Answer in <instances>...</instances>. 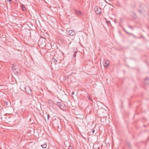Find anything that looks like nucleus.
Here are the masks:
<instances>
[{
    "mask_svg": "<svg viewBox=\"0 0 149 149\" xmlns=\"http://www.w3.org/2000/svg\"><path fill=\"white\" fill-rule=\"evenodd\" d=\"M145 84H149V78H146L145 79Z\"/></svg>",
    "mask_w": 149,
    "mask_h": 149,
    "instance_id": "nucleus-10",
    "label": "nucleus"
},
{
    "mask_svg": "<svg viewBox=\"0 0 149 149\" xmlns=\"http://www.w3.org/2000/svg\"><path fill=\"white\" fill-rule=\"evenodd\" d=\"M68 33H69L68 34L71 36H73L75 34L74 31L73 30L69 31H68Z\"/></svg>",
    "mask_w": 149,
    "mask_h": 149,
    "instance_id": "nucleus-7",
    "label": "nucleus"
},
{
    "mask_svg": "<svg viewBox=\"0 0 149 149\" xmlns=\"http://www.w3.org/2000/svg\"><path fill=\"white\" fill-rule=\"evenodd\" d=\"M74 12L76 15L78 16H81L83 15V13L80 11L76 9L74 10Z\"/></svg>",
    "mask_w": 149,
    "mask_h": 149,
    "instance_id": "nucleus-6",
    "label": "nucleus"
},
{
    "mask_svg": "<svg viewBox=\"0 0 149 149\" xmlns=\"http://www.w3.org/2000/svg\"><path fill=\"white\" fill-rule=\"evenodd\" d=\"M77 53V51H75L74 52V54L73 55V56L74 57H75L76 56V54Z\"/></svg>",
    "mask_w": 149,
    "mask_h": 149,
    "instance_id": "nucleus-14",
    "label": "nucleus"
},
{
    "mask_svg": "<svg viewBox=\"0 0 149 149\" xmlns=\"http://www.w3.org/2000/svg\"><path fill=\"white\" fill-rule=\"evenodd\" d=\"M23 87V86H20V89L22 91H24V87Z\"/></svg>",
    "mask_w": 149,
    "mask_h": 149,
    "instance_id": "nucleus-15",
    "label": "nucleus"
},
{
    "mask_svg": "<svg viewBox=\"0 0 149 149\" xmlns=\"http://www.w3.org/2000/svg\"><path fill=\"white\" fill-rule=\"evenodd\" d=\"M52 61L55 63H56L57 62V61L54 58H52Z\"/></svg>",
    "mask_w": 149,
    "mask_h": 149,
    "instance_id": "nucleus-13",
    "label": "nucleus"
},
{
    "mask_svg": "<svg viewBox=\"0 0 149 149\" xmlns=\"http://www.w3.org/2000/svg\"><path fill=\"white\" fill-rule=\"evenodd\" d=\"M95 13L97 15H100L101 14V9L98 7L96 6L94 8Z\"/></svg>",
    "mask_w": 149,
    "mask_h": 149,
    "instance_id": "nucleus-3",
    "label": "nucleus"
},
{
    "mask_svg": "<svg viewBox=\"0 0 149 149\" xmlns=\"http://www.w3.org/2000/svg\"><path fill=\"white\" fill-rule=\"evenodd\" d=\"M12 1V0H6V1L7 2H10Z\"/></svg>",
    "mask_w": 149,
    "mask_h": 149,
    "instance_id": "nucleus-22",
    "label": "nucleus"
},
{
    "mask_svg": "<svg viewBox=\"0 0 149 149\" xmlns=\"http://www.w3.org/2000/svg\"><path fill=\"white\" fill-rule=\"evenodd\" d=\"M49 114H47V120H48L49 119Z\"/></svg>",
    "mask_w": 149,
    "mask_h": 149,
    "instance_id": "nucleus-19",
    "label": "nucleus"
},
{
    "mask_svg": "<svg viewBox=\"0 0 149 149\" xmlns=\"http://www.w3.org/2000/svg\"><path fill=\"white\" fill-rule=\"evenodd\" d=\"M23 6L22 5V9L24 11H25V10H26V8L25 7H23Z\"/></svg>",
    "mask_w": 149,
    "mask_h": 149,
    "instance_id": "nucleus-16",
    "label": "nucleus"
},
{
    "mask_svg": "<svg viewBox=\"0 0 149 149\" xmlns=\"http://www.w3.org/2000/svg\"><path fill=\"white\" fill-rule=\"evenodd\" d=\"M51 101L50 100H49L48 101V103L49 104H50L51 102Z\"/></svg>",
    "mask_w": 149,
    "mask_h": 149,
    "instance_id": "nucleus-21",
    "label": "nucleus"
},
{
    "mask_svg": "<svg viewBox=\"0 0 149 149\" xmlns=\"http://www.w3.org/2000/svg\"><path fill=\"white\" fill-rule=\"evenodd\" d=\"M41 146L42 148H45L47 147V143H45L43 144H41Z\"/></svg>",
    "mask_w": 149,
    "mask_h": 149,
    "instance_id": "nucleus-12",
    "label": "nucleus"
},
{
    "mask_svg": "<svg viewBox=\"0 0 149 149\" xmlns=\"http://www.w3.org/2000/svg\"><path fill=\"white\" fill-rule=\"evenodd\" d=\"M95 131V130H92V133H94V132Z\"/></svg>",
    "mask_w": 149,
    "mask_h": 149,
    "instance_id": "nucleus-25",
    "label": "nucleus"
},
{
    "mask_svg": "<svg viewBox=\"0 0 149 149\" xmlns=\"http://www.w3.org/2000/svg\"><path fill=\"white\" fill-rule=\"evenodd\" d=\"M4 104L5 105H7V104H8V103L7 102H5L4 103Z\"/></svg>",
    "mask_w": 149,
    "mask_h": 149,
    "instance_id": "nucleus-24",
    "label": "nucleus"
},
{
    "mask_svg": "<svg viewBox=\"0 0 149 149\" xmlns=\"http://www.w3.org/2000/svg\"><path fill=\"white\" fill-rule=\"evenodd\" d=\"M60 120L59 118L56 116H54L53 117V123L58 125L60 123Z\"/></svg>",
    "mask_w": 149,
    "mask_h": 149,
    "instance_id": "nucleus-1",
    "label": "nucleus"
},
{
    "mask_svg": "<svg viewBox=\"0 0 149 149\" xmlns=\"http://www.w3.org/2000/svg\"><path fill=\"white\" fill-rule=\"evenodd\" d=\"M120 21H123V19L121 18H120Z\"/></svg>",
    "mask_w": 149,
    "mask_h": 149,
    "instance_id": "nucleus-23",
    "label": "nucleus"
},
{
    "mask_svg": "<svg viewBox=\"0 0 149 149\" xmlns=\"http://www.w3.org/2000/svg\"><path fill=\"white\" fill-rule=\"evenodd\" d=\"M56 104L61 109H64L65 104L63 103L60 102H58Z\"/></svg>",
    "mask_w": 149,
    "mask_h": 149,
    "instance_id": "nucleus-5",
    "label": "nucleus"
},
{
    "mask_svg": "<svg viewBox=\"0 0 149 149\" xmlns=\"http://www.w3.org/2000/svg\"><path fill=\"white\" fill-rule=\"evenodd\" d=\"M74 94V92H72V95H73V94Z\"/></svg>",
    "mask_w": 149,
    "mask_h": 149,
    "instance_id": "nucleus-26",
    "label": "nucleus"
},
{
    "mask_svg": "<svg viewBox=\"0 0 149 149\" xmlns=\"http://www.w3.org/2000/svg\"><path fill=\"white\" fill-rule=\"evenodd\" d=\"M109 65V63L108 61H106L104 64V67H107Z\"/></svg>",
    "mask_w": 149,
    "mask_h": 149,
    "instance_id": "nucleus-11",
    "label": "nucleus"
},
{
    "mask_svg": "<svg viewBox=\"0 0 149 149\" xmlns=\"http://www.w3.org/2000/svg\"><path fill=\"white\" fill-rule=\"evenodd\" d=\"M123 30L124 31V30H125V29L124 28H123Z\"/></svg>",
    "mask_w": 149,
    "mask_h": 149,
    "instance_id": "nucleus-27",
    "label": "nucleus"
},
{
    "mask_svg": "<svg viewBox=\"0 0 149 149\" xmlns=\"http://www.w3.org/2000/svg\"><path fill=\"white\" fill-rule=\"evenodd\" d=\"M17 66L16 65L15 66H13L12 67V70L15 72H18V71L17 69L16 68V67Z\"/></svg>",
    "mask_w": 149,
    "mask_h": 149,
    "instance_id": "nucleus-9",
    "label": "nucleus"
},
{
    "mask_svg": "<svg viewBox=\"0 0 149 149\" xmlns=\"http://www.w3.org/2000/svg\"><path fill=\"white\" fill-rule=\"evenodd\" d=\"M128 27H129L130 28H131L132 30H133V27L131 26H128Z\"/></svg>",
    "mask_w": 149,
    "mask_h": 149,
    "instance_id": "nucleus-17",
    "label": "nucleus"
},
{
    "mask_svg": "<svg viewBox=\"0 0 149 149\" xmlns=\"http://www.w3.org/2000/svg\"><path fill=\"white\" fill-rule=\"evenodd\" d=\"M124 31L127 33L128 34H132L127 32L125 30H124Z\"/></svg>",
    "mask_w": 149,
    "mask_h": 149,
    "instance_id": "nucleus-18",
    "label": "nucleus"
},
{
    "mask_svg": "<svg viewBox=\"0 0 149 149\" xmlns=\"http://www.w3.org/2000/svg\"><path fill=\"white\" fill-rule=\"evenodd\" d=\"M25 90L26 93L29 95H30L31 94V90L30 87L29 86H26L24 87L23 88Z\"/></svg>",
    "mask_w": 149,
    "mask_h": 149,
    "instance_id": "nucleus-2",
    "label": "nucleus"
},
{
    "mask_svg": "<svg viewBox=\"0 0 149 149\" xmlns=\"http://www.w3.org/2000/svg\"><path fill=\"white\" fill-rule=\"evenodd\" d=\"M69 149H72V146H70L69 147Z\"/></svg>",
    "mask_w": 149,
    "mask_h": 149,
    "instance_id": "nucleus-20",
    "label": "nucleus"
},
{
    "mask_svg": "<svg viewBox=\"0 0 149 149\" xmlns=\"http://www.w3.org/2000/svg\"><path fill=\"white\" fill-rule=\"evenodd\" d=\"M106 1L105 0H100L99 3L100 6L104 8L106 6Z\"/></svg>",
    "mask_w": 149,
    "mask_h": 149,
    "instance_id": "nucleus-4",
    "label": "nucleus"
},
{
    "mask_svg": "<svg viewBox=\"0 0 149 149\" xmlns=\"http://www.w3.org/2000/svg\"><path fill=\"white\" fill-rule=\"evenodd\" d=\"M41 42V40H39L38 42L39 45L42 46H45V41L42 42Z\"/></svg>",
    "mask_w": 149,
    "mask_h": 149,
    "instance_id": "nucleus-8",
    "label": "nucleus"
}]
</instances>
